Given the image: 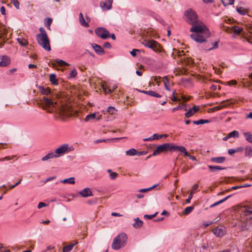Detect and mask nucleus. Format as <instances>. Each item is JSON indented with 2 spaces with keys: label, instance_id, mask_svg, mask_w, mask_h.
Wrapping results in <instances>:
<instances>
[{
  "label": "nucleus",
  "instance_id": "obj_1",
  "mask_svg": "<svg viewBox=\"0 0 252 252\" xmlns=\"http://www.w3.org/2000/svg\"><path fill=\"white\" fill-rule=\"evenodd\" d=\"M198 17H186V21L192 27L190 29V32H194L190 34V37L198 43H203L206 41V38L210 36L209 30L203 23L197 19Z\"/></svg>",
  "mask_w": 252,
  "mask_h": 252
},
{
  "label": "nucleus",
  "instance_id": "obj_2",
  "mask_svg": "<svg viewBox=\"0 0 252 252\" xmlns=\"http://www.w3.org/2000/svg\"><path fill=\"white\" fill-rule=\"evenodd\" d=\"M62 93H59L56 94V98H54V102L52 99L48 97H43V102L41 103V107L44 109H47V108H51L52 112L54 108H56V115L55 117L56 119L63 120V104L62 99Z\"/></svg>",
  "mask_w": 252,
  "mask_h": 252
},
{
  "label": "nucleus",
  "instance_id": "obj_3",
  "mask_svg": "<svg viewBox=\"0 0 252 252\" xmlns=\"http://www.w3.org/2000/svg\"><path fill=\"white\" fill-rule=\"evenodd\" d=\"M184 150V149L182 147H180V146L174 145L169 143H166L158 146L156 150L154 151L152 156H157L161 153L166 152L168 151L171 152L175 151L183 152Z\"/></svg>",
  "mask_w": 252,
  "mask_h": 252
},
{
  "label": "nucleus",
  "instance_id": "obj_4",
  "mask_svg": "<svg viewBox=\"0 0 252 252\" xmlns=\"http://www.w3.org/2000/svg\"><path fill=\"white\" fill-rule=\"evenodd\" d=\"M127 241V237L125 233H121L114 238L112 244V248L115 250H119L124 247Z\"/></svg>",
  "mask_w": 252,
  "mask_h": 252
},
{
  "label": "nucleus",
  "instance_id": "obj_5",
  "mask_svg": "<svg viewBox=\"0 0 252 252\" xmlns=\"http://www.w3.org/2000/svg\"><path fill=\"white\" fill-rule=\"evenodd\" d=\"M36 40L38 44L45 50L48 51L51 50L49 40L47 34H45L44 35H36Z\"/></svg>",
  "mask_w": 252,
  "mask_h": 252
},
{
  "label": "nucleus",
  "instance_id": "obj_6",
  "mask_svg": "<svg viewBox=\"0 0 252 252\" xmlns=\"http://www.w3.org/2000/svg\"><path fill=\"white\" fill-rule=\"evenodd\" d=\"M144 46L152 49L156 52H160V46L156 41L151 39L146 41L144 43Z\"/></svg>",
  "mask_w": 252,
  "mask_h": 252
},
{
  "label": "nucleus",
  "instance_id": "obj_7",
  "mask_svg": "<svg viewBox=\"0 0 252 252\" xmlns=\"http://www.w3.org/2000/svg\"><path fill=\"white\" fill-rule=\"evenodd\" d=\"M96 34L102 39H106L109 36V32L104 28H97L95 30Z\"/></svg>",
  "mask_w": 252,
  "mask_h": 252
},
{
  "label": "nucleus",
  "instance_id": "obj_8",
  "mask_svg": "<svg viewBox=\"0 0 252 252\" xmlns=\"http://www.w3.org/2000/svg\"><path fill=\"white\" fill-rule=\"evenodd\" d=\"M241 211L247 217V219L252 220V204L250 206H244L242 208Z\"/></svg>",
  "mask_w": 252,
  "mask_h": 252
},
{
  "label": "nucleus",
  "instance_id": "obj_9",
  "mask_svg": "<svg viewBox=\"0 0 252 252\" xmlns=\"http://www.w3.org/2000/svg\"><path fill=\"white\" fill-rule=\"evenodd\" d=\"M223 30L228 32L233 31L234 33L238 35L243 31V28L236 26H234L231 27H227L226 28L224 26H223Z\"/></svg>",
  "mask_w": 252,
  "mask_h": 252
},
{
  "label": "nucleus",
  "instance_id": "obj_10",
  "mask_svg": "<svg viewBox=\"0 0 252 252\" xmlns=\"http://www.w3.org/2000/svg\"><path fill=\"white\" fill-rule=\"evenodd\" d=\"M49 65L53 68H55L57 69H59L58 68V67H62L63 66V60L59 59L53 60V61L50 62ZM60 69L62 71L63 70L62 68Z\"/></svg>",
  "mask_w": 252,
  "mask_h": 252
},
{
  "label": "nucleus",
  "instance_id": "obj_11",
  "mask_svg": "<svg viewBox=\"0 0 252 252\" xmlns=\"http://www.w3.org/2000/svg\"><path fill=\"white\" fill-rule=\"evenodd\" d=\"M10 59L7 56H0V66H6L10 63Z\"/></svg>",
  "mask_w": 252,
  "mask_h": 252
},
{
  "label": "nucleus",
  "instance_id": "obj_12",
  "mask_svg": "<svg viewBox=\"0 0 252 252\" xmlns=\"http://www.w3.org/2000/svg\"><path fill=\"white\" fill-rule=\"evenodd\" d=\"M112 3L113 0H105L100 3V6L103 10H109L112 7Z\"/></svg>",
  "mask_w": 252,
  "mask_h": 252
},
{
  "label": "nucleus",
  "instance_id": "obj_13",
  "mask_svg": "<svg viewBox=\"0 0 252 252\" xmlns=\"http://www.w3.org/2000/svg\"><path fill=\"white\" fill-rule=\"evenodd\" d=\"M92 46L96 54L100 55L105 54L104 50L102 49L101 46L95 43H93L92 44Z\"/></svg>",
  "mask_w": 252,
  "mask_h": 252
},
{
  "label": "nucleus",
  "instance_id": "obj_14",
  "mask_svg": "<svg viewBox=\"0 0 252 252\" xmlns=\"http://www.w3.org/2000/svg\"><path fill=\"white\" fill-rule=\"evenodd\" d=\"M213 232L214 234L218 237H221L224 235V230L222 228L219 227L215 228L213 230Z\"/></svg>",
  "mask_w": 252,
  "mask_h": 252
},
{
  "label": "nucleus",
  "instance_id": "obj_15",
  "mask_svg": "<svg viewBox=\"0 0 252 252\" xmlns=\"http://www.w3.org/2000/svg\"><path fill=\"white\" fill-rule=\"evenodd\" d=\"M79 194H80L83 197H87L93 195L92 192L91 191V189L88 188H85L84 189L80 191L79 192Z\"/></svg>",
  "mask_w": 252,
  "mask_h": 252
},
{
  "label": "nucleus",
  "instance_id": "obj_16",
  "mask_svg": "<svg viewBox=\"0 0 252 252\" xmlns=\"http://www.w3.org/2000/svg\"><path fill=\"white\" fill-rule=\"evenodd\" d=\"M139 92L144 94H148L149 95H150V96H153V97H161V95H160L159 94H158V93H157V92H155V91H152V90H150V91H140L139 90Z\"/></svg>",
  "mask_w": 252,
  "mask_h": 252
},
{
  "label": "nucleus",
  "instance_id": "obj_17",
  "mask_svg": "<svg viewBox=\"0 0 252 252\" xmlns=\"http://www.w3.org/2000/svg\"><path fill=\"white\" fill-rule=\"evenodd\" d=\"M236 10L240 15H244L247 14L248 16H251L250 14L249 13L248 9H245L242 7H237Z\"/></svg>",
  "mask_w": 252,
  "mask_h": 252
},
{
  "label": "nucleus",
  "instance_id": "obj_18",
  "mask_svg": "<svg viewBox=\"0 0 252 252\" xmlns=\"http://www.w3.org/2000/svg\"><path fill=\"white\" fill-rule=\"evenodd\" d=\"M225 159L226 158L224 157H215L211 158V161L217 163H223L225 161Z\"/></svg>",
  "mask_w": 252,
  "mask_h": 252
},
{
  "label": "nucleus",
  "instance_id": "obj_19",
  "mask_svg": "<svg viewBox=\"0 0 252 252\" xmlns=\"http://www.w3.org/2000/svg\"><path fill=\"white\" fill-rule=\"evenodd\" d=\"M38 89L42 94L48 95L51 93L50 89L49 88H44L42 86H39Z\"/></svg>",
  "mask_w": 252,
  "mask_h": 252
},
{
  "label": "nucleus",
  "instance_id": "obj_20",
  "mask_svg": "<svg viewBox=\"0 0 252 252\" xmlns=\"http://www.w3.org/2000/svg\"><path fill=\"white\" fill-rule=\"evenodd\" d=\"M87 22H86L84 18V17H80L79 22L80 24L85 27H89V22L90 21V19L89 17H86Z\"/></svg>",
  "mask_w": 252,
  "mask_h": 252
},
{
  "label": "nucleus",
  "instance_id": "obj_21",
  "mask_svg": "<svg viewBox=\"0 0 252 252\" xmlns=\"http://www.w3.org/2000/svg\"><path fill=\"white\" fill-rule=\"evenodd\" d=\"M210 171L212 172H216L217 170H224L226 169V167H221L218 165H208Z\"/></svg>",
  "mask_w": 252,
  "mask_h": 252
},
{
  "label": "nucleus",
  "instance_id": "obj_22",
  "mask_svg": "<svg viewBox=\"0 0 252 252\" xmlns=\"http://www.w3.org/2000/svg\"><path fill=\"white\" fill-rule=\"evenodd\" d=\"M53 154H54L55 158L61 156L63 154V145H61L59 148L57 149Z\"/></svg>",
  "mask_w": 252,
  "mask_h": 252
},
{
  "label": "nucleus",
  "instance_id": "obj_23",
  "mask_svg": "<svg viewBox=\"0 0 252 252\" xmlns=\"http://www.w3.org/2000/svg\"><path fill=\"white\" fill-rule=\"evenodd\" d=\"M162 138V136L161 135V134H157V133H155L153 135V136L152 137H149V138H145V139H144V141H153L154 140H158L160 138Z\"/></svg>",
  "mask_w": 252,
  "mask_h": 252
},
{
  "label": "nucleus",
  "instance_id": "obj_24",
  "mask_svg": "<svg viewBox=\"0 0 252 252\" xmlns=\"http://www.w3.org/2000/svg\"><path fill=\"white\" fill-rule=\"evenodd\" d=\"M135 222L132 224L135 228H140L143 224V221L140 220L138 218L134 219Z\"/></svg>",
  "mask_w": 252,
  "mask_h": 252
},
{
  "label": "nucleus",
  "instance_id": "obj_25",
  "mask_svg": "<svg viewBox=\"0 0 252 252\" xmlns=\"http://www.w3.org/2000/svg\"><path fill=\"white\" fill-rule=\"evenodd\" d=\"M78 244V242L75 241L74 243L69 244V245L64 246V252H69L73 248V247Z\"/></svg>",
  "mask_w": 252,
  "mask_h": 252
},
{
  "label": "nucleus",
  "instance_id": "obj_26",
  "mask_svg": "<svg viewBox=\"0 0 252 252\" xmlns=\"http://www.w3.org/2000/svg\"><path fill=\"white\" fill-rule=\"evenodd\" d=\"M184 16H197V15L193 10L189 8L184 12Z\"/></svg>",
  "mask_w": 252,
  "mask_h": 252
},
{
  "label": "nucleus",
  "instance_id": "obj_27",
  "mask_svg": "<svg viewBox=\"0 0 252 252\" xmlns=\"http://www.w3.org/2000/svg\"><path fill=\"white\" fill-rule=\"evenodd\" d=\"M184 109L185 111H187L188 110L187 105L186 104H183L182 105H178L176 107H174L172 109V112H174L176 111Z\"/></svg>",
  "mask_w": 252,
  "mask_h": 252
},
{
  "label": "nucleus",
  "instance_id": "obj_28",
  "mask_svg": "<svg viewBox=\"0 0 252 252\" xmlns=\"http://www.w3.org/2000/svg\"><path fill=\"white\" fill-rule=\"evenodd\" d=\"M243 135L248 142L252 143V134L250 132H244Z\"/></svg>",
  "mask_w": 252,
  "mask_h": 252
},
{
  "label": "nucleus",
  "instance_id": "obj_29",
  "mask_svg": "<svg viewBox=\"0 0 252 252\" xmlns=\"http://www.w3.org/2000/svg\"><path fill=\"white\" fill-rule=\"evenodd\" d=\"M77 74V71L75 68L72 69L67 76V78L70 79L71 78H75Z\"/></svg>",
  "mask_w": 252,
  "mask_h": 252
},
{
  "label": "nucleus",
  "instance_id": "obj_30",
  "mask_svg": "<svg viewBox=\"0 0 252 252\" xmlns=\"http://www.w3.org/2000/svg\"><path fill=\"white\" fill-rule=\"evenodd\" d=\"M49 80L51 83L53 85L58 84V79L56 78V75L55 74H51L49 76Z\"/></svg>",
  "mask_w": 252,
  "mask_h": 252
},
{
  "label": "nucleus",
  "instance_id": "obj_31",
  "mask_svg": "<svg viewBox=\"0 0 252 252\" xmlns=\"http://www.w3.org/2000/svg\"><path fill=\"white\" fill-rule=\"evenodd\" d=\"M180 147H182V148H183V149H184L183 152H180L181 153L184 154L185 156L189 157V159H190L192 160H195L196 159V158L194 156L189 155V154L187 152V150L185 147H184L183 146H180Z\"/></svg>",
  "mask_w": 252,
  "mask_h": 252
},
{
  "label": "nucleus",
  "instance_id": "obj_32",
  "mask_svg": "<svg viewBox=\"0 0 252 252\" xmlns=\"http://www.w3.org/2000/svg\"><path fill=\"white\" fill-rule=\"evenodd\" d=\"M245 156L246 157H251L252 156V150L250 146H247L245 147Z\"/></svg>",
  "mask_w": 252,
  "mask_h": 252
},
{
  "label": "nucleus",
  "instance_id": "obj_33",
  "mask_svg": "<svg viewBox=\"0 0 252 252\" xmlns=\"http://www.w3.org/2000/svg\"><path fill=\"white\" fill-rule=\"evenodd\" d=\"M193 124L197 125H202L209 123V121L208 120L200 119L198 121H193Z\"/></svg>",
  "mask_w": 252,
  "mask_h": 252
},
{
  "label": "nucleus",
  "instance_id": "obj_34",
  "mask_svg": "<svg viewBox=\"0 0 252 252\" xmlns=\"http://www.w3.org/2000/svg\"><path fill=\"white\" fill-rule=\"evenodd\" d=\"M67 109H68L69 112L70 111V108H69V106L68 105H66L65 103H64V108H63V110H64V118L65 117H70V116H72V114H70L68 112H66Z\"/></svg>",
  "mask_w": 252,
  "mask_h": 252
},
{
  "label": "nucleus",
  "instance_id": "obj_35",
  "mask_svg": "<svg viewBox=\"0 0 252 252\" xmlns=\"http://www.w3.org/2000/svg\"><path fill=\"white\" fill-rule=\"evenodd\" d=\"M17 40L18 42L23 46H26L28 44L27 40L23 38H18Z\"/></svg>",
  "mask_w": 252,
  "mask_h": 252
},
{
  "label": "nucleus",
  "instance_id": "obj_36",
  "mask_svg": "<svg viewBox=\"0 0 252 252\" xmlns=\"http://www.w3.org/2000/svg\"><path fill=\"white\" fill-rule=\"evenodd\" d=\"M231 195H229L227 196H226V197H225L224 198L214 203L213 204L211 205L210 206V207L212 208V207H214L217 205H218L219 204L224 202L225 201H226L228 198H229Z\"/></svg>",
  "mask_w": 252,
  "mask_h": 252
},
{
  "label": "nucleus",
  "instance_id": "obj_37",
  "mask_svg": "<svg viewBox=\"0 0 252 252\" xmlns=\"http://www.w3.org/2000/svg\"><path fill=\"white\" fill-rule=\"evenodd\" d=\"M74 150V147L72 146H69L67 144H64V154L66 152L72 151Z\"/></svg>",
  "mask_w": 252,
  "mask_h": 252
},
{
  "label": "nucleus",
  "instance_id": "obj_38",
  "mask_svg": "<svg viewBox=\"0 0 252 252\" xmlns=\"http://www.w3.org/2000/svg\"><path fill=\"white\" fill-rule=\"evenodd\" d=\"M52 158H55V156H54V154H53V152L49 153L47 155H46L45 156L43 157L42 158V160L45 161V160H47L49 159Z\"/></svg>",
  "mask_w": 252,
  "mask_h": 252
},
{
  "label": "nucleus",
  "instance_id": "obj_39",
  "mask_svg": "<svg viewBox=\"0 0 252 252\" xmlns=\"http://www.w3.org/2000/svg\"><path fill=\"white\" fill-rule=\"evenodd\" d=\"M126 155L132 156L137 155V151L135 149L132 148L128 151H126Z\"/></svg>",
  "mask_w": 252,
  "mask_h": 252
},
{
  "label": "nucleus",
  "instance_id": "obj_40",
  "mask_svg": "<svg viewBox=\"0 0 252 252\" xmlns=\"http://www.w3.org/2000/svg\"><path fill=\"white\" fill-rule=\"evenodd\" d=\"M52 22V19L51 18H48L45 19L44 23L45 25L46 26V27L49 29L50 30V26Z\"/></svg>",
  "mask_w": 252,
  "mask_h": 252
},
{
  "label": "nucleus",
  "instance_id": "obj_41",
  "mask_svg": "<svg viewBox=\"0 0 252 252\" xmlns=\"http://www.w3.org/2000/svg\"><path fill=\"white\" fill-rule=\"evenodd\" d=\"M117 110L114 107L109 106L107 109V112L109 114L113 115L116 113Z\"/></svg>",
  "mask_w": 252,
  "mask_h": 252
},
{
  "label": "nucleus",
  "instance_id": "obj_42",
  "mask_svg": "<svg viewBox=\"0 0 252 252\" xmlns=\"http://www.w3.org/2000/svg\"><path fill=\"white\" fill-rule=\"evenodd\" d=\"M239 136V132L236 130H233L232 132H230L228 134V137H237L238 138Z\"/></svg>",
  "mask_w": 252,
  "mask_h": 252
},
{
  "label": "nucleus",
  "instance_id": "obj_43",
  "mask_svg": "<svg viewBox=\"0 0 252 252\" xmlns=\"http://www.w3.org/2000/svg\"><path fill=\"white\" fill-rule=\"evenodd\" d=\"M194 207L193 206H189L188 207L184 210V214L186 215H189V213H190L193 210Z\"/></svg>",
  "mask_w": 252,
  "mask_h": 252
},
{
  "label": "nucleus",
  "instance_id": "obj_44",
  "mask_svg": "<svg viewBox=\"0 0 252 252\" xmlns=\"http://www.w3.org/2000/svg\"><path fill=\"white\" fill-rule=\"evenodd\" d=\"M221 2L224 6H226V5L233 4L234 2V0H221Z\"/></svg>",
  "mask_w": 252,
  "mask_h": 252
},
{
  "label": "nucleus",
  "instance_id": "obj_45",
  "mask_svg": "<svg viewBox=\"0 0 252 252\" xmlns=\"http://www.w3.org/2000/svg\"><path fill=\"white\" fill-rule=\"evenodd\" d=\"M108 172L110 173V177L112 180L115 179L118 176L116 172H112L111 169L108 170Z\"/></svg>",
  "mask_w": 252,
  "mask_h": 252
},
{
  "label": "nucleus",
  "instance_id": "obj_46",
  "mask_svg": "<svg viewBox=\"0 0 252 252\" xmlns=\"http://www.w3.org/2000/svg\"><path fill=\"white\" fill-rule=\"evenodd\" d=\"M75 178L74 177H71L68 179H64V184H73L75 183Z\"/></svg>",
  "mask_w": 252,
  "mask_h": 252
},
{
  "label": "nucleus",
  "instance_id": "obj_47",
  "mask_svg": "<svg viewBox=\"0 0 252 252\" xmlns=\"http://www.w3.org/2000/svg\"><path fill=\"white\" fill-rule=\"evenodd\" d=\"M95 113H93V114H90V115H88L85 117V121L86 122H88V121H89L90 120L94 119L95 118Z\"/></svg>",
  "mask_w": 252,
  "mask_h": 252
},
{
  "label": "nucleus",
  "instance_id": "obj_48",
  "mask_svg": "<svg viewBox=\"0 0 252 252\" xmlns=\"http://www.w3.org/2000/svg\"><path fill=\"white\" fill-rule=\"evenodd\" d=\"M114 139H113V138H112V139H98V140H95L94 141V143H98L102 142H110V141H112Z\"/></svg>",
  "mask_w": 252,
  "mask_h": 252
},
{
  "label": "nucleus",
  "instance_id": "obj_49",
  "mask_svg": "<svg viewBox=\"0 0 252 252\" xmlns=\"http://www.w3.org/2000/svg\"><path fill=\"white\" fill-rule=\"evenodd\" d=\"M193 110H192L191 109H190L188 111H187L185 114V115L187 118H189L192 115L194 114V113L192 112Z\"/></svg>",
  "mask_w": 252,
  "mask_h": 252
},
{
  "label": "nucleus",
  "instance_id": "obj_50",
  "mask_svg": "<svg viewBox=\"0 0 252 252\" xmlns=\"http://www.w3.org/2000/svg\"><path fill=\"white\" fill-rule=\"evenodd\" d=\"M16 157H17L16 156H12L11 157L7 156V157H4V158H2L0 159V161H3L4 160H11Z\"/></svg>",
  "mask_w": 252,
  "mask_h": 252
},
{
  "label": "nucleus",
  "instance_id": "obj_51",
  "mask_svg": "<svg viewBox=\"0 0 252 252\" xmlns=\"http://www.w3.org/2000/svg\"><path fill=\"white\" fill-rule=\"evenodd\" d=\"M158 213L157 212L155 214H154L153 215H145L144 216V218L145 219H149V220L152 219L153 218H154V217H155L157 216Z\"/></svg>",
  "mask_w": 252,
  "mask_h": 252
},
{
  "label": "nucleus",
  "instance_id": "obj_52",
  "mask_svg": "<svg viewBox=\"0 0 252 252\" xmlns=\"http://www.w3.org/2000/svg\"><path fill=\"white\" fill-rule=\"evenodd\" d=\"M175 93H176V91L174 90L173 93H172V94L171 95V96H170V98L173 101H178V100H180V99H178L177 97L175 96Z\"/></svg>",
  "mask_w": 252,
  "mask_h": 252
},
{
  "label": "nucleus",
  "instance_id": "obj_53",
  "mask_svg": "<svg viewBox=\"0 0 252 252\" xmlns=\"http://www.w3.org/2000/svg\"><path fill=\"white\" fill-rule=\"evenodd\" d=\"M230 99H227L226 100H224L221 102L220 104L222 106H223V108L226 107L230 104V103H228Z\"/></svg>",
  "mask_w": 252,
  "mask_h": 252
},
{
  "label": "nucleus",
  "instance_id": "obj_54",
  "mask_svg": "<svg viewBox=\"0 0 252 252\" xmlns=\"http://www.w3.org/2000/svg\"><path fill=\"white\" fill-rule=\"evenodd\" d=\"M156 187V185H154L153 186V187H150V188H147V189H141L139 191L141 192H147L148 191H149V190H151V189H153L154 188H155V187Z\"/></svg>",
  "mask_w": 252,
  "mask_h": 252
},
{
  "label": "nucleus",
  "instance_id": "obj_55",
  "mask_svg": "<svg viewBox=\"0 0 252 252\" xmlns=\"http://www.w3.org/2000/svg\"><path fill=\"white\" fill-rule=\"evenodd\" d=\"M39 30L41 33L40 34H38L37 35H44L45 34H47L46 31L43 28H40Z\"/></svg>",
  "mask_w": 252,
  "mask_h": 252
},
{
  "label": "nucleus",
  "instance_id": "obj_56",
  "mask_svg": "<svg viewBox=\"0 0 252 252\" xmlns=\"http://www.w3.org/2000/svg\"><path fill=\"white\" fill-rule=\"evenodd\" d=\"M140 51L139 49H133L130 52V54L133 57H136V52H140Z\"/></svg>",
  "mask_w": 252,
  "mask_h": 252
},
{
  "label": "nucleus",
  "instance_id": "obj_57",
  "mask_svg": "<svg viewBox=\"0 0 252 252\" xmlns=\"http://www.w3.org/2000/svg\"><path fill=\"white\" fill-rule=\"evenodd\" d=\"M12 2H13L14 6L16 7V9H19L20 3L17 0H13L12 1Z\"/></svg>",
  "mask_w": 252,
  "mask_h": 252
},
{
  "label": "nucleus",
  "instance_id": "obj_58",
  "mask_svg": "<svg viewBox=\"0 0 252 252\" xmlns=\"http://www.w3.org/2000/svg\"><path fill=\"white\" fill-rule=\"evenodd\" d=\"M164 79L166 81V82H164V86H165V88L166 89V90L167 91H170V89H169V86L167 85V83H168V78L167 77H164Z\"/></svg>",
  "mask_w": 252,
  "mask_h": 252
},
{
  "label": "nucleus",
  "instance_id": "obj_59",
  "mask_svg": "<svg viewBox=\"0 0 252 252\" xmlns=\"http://www.w3.org/2000/svg\"><path fill=\"white\" fill-rule=\"evenodd\" d=\"M157 20L161 24H162L163 26H165L167 25V24L166 23V22L160 17L159 18L157 19Z\"/></svg>",
  "mask_w": 252,
  "mask_h": 252
},
{
  "label": "nucleus",
  "instance_id": "obj_60",
  "mask_svg": "<svg viewBox=\"0 0 252 252\" xmlns=\"http://www.w3.org/2000/svg\"><path fill=\"white\" fill-rule=\"evenodd\" d=\"M218 42L219 41H216L214 43V44L213 45L212 47L209 48L208 50H212L214 49H216L218 48Z\"/></svg>",
  "mask_w": 252,
  "mask_h": 252
},
{
  "label": "nucleus",
  "instance_id": "obj_61",
  "mask_svg": "<svg viewBox=\"0 0 252 252\" xmlns=\"http://www.w3.org/2000/svg\"><path fill=\"white\" fill-rule=\"evenodd\" d=\"M47 206V204H46V203L42 202H40L38 203L37 207L38 209H41L42 207H46Z\"/></svg>",
  "mask_w": 252,
  "mask_h": 252
},
{
  "label": "nucleus",
  "instance_id": "obj_62",
  "mask_svg": "<svg viewBox=\"0 0 252 252\" xmlns=\"http://www.w3.org/2000/svg\"><path fill=\"white\" fill-rule=\"evenodd\" d=\"M104 48L110 49L111 48V44L108 42H105L103 44Z\"/></svg>",
  "mask_w": 252,
  "mask_h": 252
},
{
  "label": "nucleus",
  "instance_id": "obj_63",
  "mask_svg": "<svg viewBox=\"0 0 252 252\" xmlns=\"http://www.w3.org/2000/svg\"><path fill=\"white\" fill-rule=\"evenodd\" d=\"M193 194V192L192 191H191L189 197H188V198L186 199V202H187L188 203H190V200L192 197Z\"/></svg>",
  "mask_w": 252,
  "mask_h": 252
},
{
  "label": "nucleus",
  "instance_id": "obj_64",
  "mask_svg": "<svg viewBox=\"0 0 252 252\" xmlns=\"http://www.w3.org/2000/svg\"><path fill=\"white\" fill-rule=\"evenodd\" d=\"M192 110H193V112L195 114L197 111H198L199 109V108L198 106L194 105L192 108H191Z\"/></svg>",
  "mask_w": 252,
  "mask_h": 252
}]
</instances>
